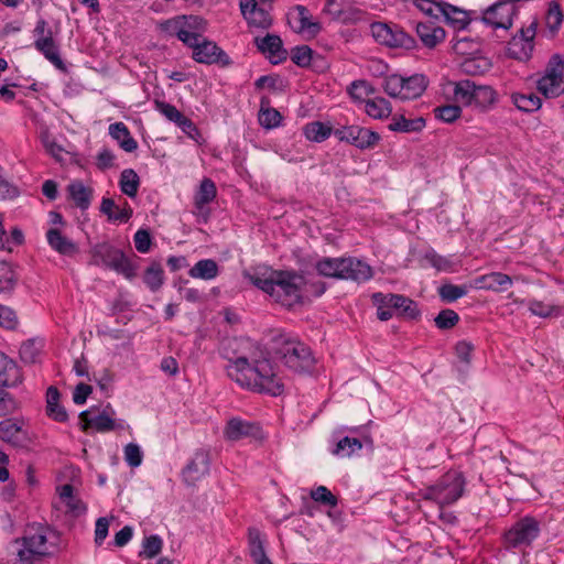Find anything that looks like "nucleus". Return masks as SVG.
<instances>
[{"mask_svg":"<svg viewBox=\"0 0 564 564\" xmlns=\"http://www.w3.org/2000/svg\"><path fill=\"white\" fill-rule=\"evenodd\" d=\"M226 367L228 377L248 390L280 395L284 384L268 358L254 359L252 362L245 356L230 358Z\"/></svg>","mask_w":564,"mask_h":564,"instance_id":"nucleus-1","label":"nucleus"},{"mask_svg":"<svg viewBox=\"0 0 564 564\" xmlns=\"http://www.w3.org/2000/svg\"><path fill=\"white\" fill-rule=\"evenodd\" d=\"M61 550V535L47 525H32L24 535L13 540L8 549L13 564H34Z\"/></svg>","mask_w":564,"mask_h":564,"instance_id":"nucleus-2","label":"nucleus"},{"mask_svg":"<svg viewBox=\"0 0 564 564\" xmlns=\"http://www.w3.org/2000/svg\"><path fill=\"white\" fill-rule=\"evenodd\" d=\"M250 282L270 299L286 307L293 308L303 303L304 286L306 284L303 274L294 270H273L267 273L249 275Z\"/></svg>","mask_w":564,"mask_h":564,"instance_id":"nucleus-3","label":"nucleus"},{"mask_svg":"<svg viewBox=\"0 0 564 564\" xmlns=\"http://www.w3.org/2000/svg\"><path fill=\"white\" fill-rule=\"evenodd\" d=\"M271 351L275 358L296 372L310 371L315 364L311 348L297 338L285 334L273 338Z\"/></svg>","mask_w":564,"mask_h":564,"instance_id":"nucleus-4","label":"nucleus"},{"mask_svg":"<svg viewBox=\"0 0 564 564\" xmlns=\"http://www.w3.org/2000/svg\"><path fill=\"white\" fill-rule=\"evenodd\" d=\"M317 272L326 278L351 280L362 283L373 275L372 268L355 257L323 258L316 263Z\"/></svg>","mask_w":564,"mask_h":564,"instance_id":"nucleus-5","label":"nucleus"},{"mask_svg":"<svg viewBox=\"0 0 564 564\" xmlns=\"http://www.w3.org/2000/svg\"><path fill=\"white\" fill-rule=\"evenodd\" d=\"M465 485V477L462 473L449 470L434 485L420 489L417 495L425 501L435 502L442 511L446 506L455 503L463 496ZM443 512H440V517L443 518Z\"/></svg>","mask_w":564,"mask_h":564,"instance_id":"nucleus-6","label":"nucleus"},{"mask_svg":"<svg viewBox=\"0 0 564 564\" xmlns=\"http://www.w3.org/2000/svg\"><path fill=\"white\" fill-rule=\"evenodd\" d=\"M89 264L112 270L126 279L131 280L137 275V268L124 252L108 242L93 246L89 250Z\"/></svg>","mask_w":564,"mask_h":564,"instance_id":"nucleus-7","label":"nucleus"},{"mask_svg":"<svg viewBox=\"0 0 564 564\" xmlns=\"http://www.w3.org/2000/svg\"><path fill=\"white\" fill-rule=\"evenodd\" d=\"M426 87L427 79L422 74H414L410 77L393 74L388 76L383 83V89L390 97L402 100L420 97Z\"/></svg>","mask_w":564,"mask_h":564,"instance_id":"nucleus-8","label":"nucleus"},{"mask_svg":"<svg viewBox=\"0 0 564 564\" xmlns=\"http://www.w3.org/2000/svg\"><path fill=\"white\" fill-rule=\"evenodd\" d=\"M541 523L534 517L525 516L516 521L503 538L508 549L530 546L540 535Z\"/></svg>","mask_w":564,"mask_h":564,"instance_id":"nucleus-9","label":"nucleus"},{"mask_svg":"<svg viewBox=\"0 0 564 564\" xmlns=\"http://www.w3.org/2000/svg\"><path fill=\"white\" fill-rule=\"evenodd\" d=\"M538 21L534 19L528 26H522L508 42V54L512 58L527 61L534 48Z\"/></svg>","mask_w":564,"mask_h":564,"instance_id":"nucleus-10","label":"nucleus"},{"mask_svg":"<svg viewBox=\"0 0 564 564\" xmlns=\"http://www.w3.org/2000/svg\"><path fill=\"white\" fill-rule=\"evenodd\" d=\"M340 141H346L358 149H371L380 140L379 133L359 126H344L334 130Z\"/></svg>","mask_w":564,"mask_h":564,"instance_id":"nucleus-11","label":"nucleus"},{"mask_svg":"<svg viewBox=\"0 0 564 564\" xmlns=\"http://www.w3.org/2000/svg\"><path fill=\"white\" fill-rule=\"evenodd\" d=\"M0 440L14 447H23L29 442V433L24 422L18 419H6L0 422Z\"/></svg>","mask_w":564,"mask_h":564,"instance_id":"nucleus-12","label":"nucleus"},{"mask_svg":"<svg viewBox=\"0 0 564 564\" xmlns=\"http://www.w3.org/2000/svg\"><path fill=\"white\" fill-rule=\"evenodd\" d=\"M224 435L228 441H240L247 437L258 438L261 436L259 424L240 417L230 419L224 430Z\"/></svg>","mask_w":564,"mask_h":564,"instance_id":"nucleus-13","label":"nucleus"},{"mask_svg":"<svg viewBox=\"0 0 564 564\" xmlns=\"http://www.w3.org/2000/svg\"><path fill=\"white\" fill-rule=\"evenodd\" d=\"M240 10L249 26L268 29L272 23L269 11L256 0H240Z\"/></svg>","mask_w":564,"mask_h":564,"instance_id":"nucleus-14","label":"nucleus"},{"mask_svg":"<svg viewBox=\"0 0 564 564\" xmlns=\"http://www.w3.org/2000/svg\"><path fill=\"white\" fill-rule=\"evenodd\" d=\"M373 300L391 307L392 311L399 310L408 318L414 319L420 315L416 303L403 295L376 293Z\"/></svg>","mask_w":564,"mask_h":564,"instance_id":"nucleus-15","label":"nucleus"},{"mask_svg":"<svg viewBox=\"0 0 564 564\" xmlns=\"http://www.w3.org/2000/svg\"><path fill=\"white\" fill-rule=\"evenodd\" d=\"M48 246L61 256L73 258L79 253V247L58 228H50L46 231Z\"/></svg>","mask_w":564,"mask_h":564,"instance_id":"nucleus-16","label":"nucleus"},{"mask_svg":"<svg viewBox=\"0 0 564 564\" xmlns=\"http://www.w3.org/2000/svg\"><path fill=\"white\" fill-rule=\"evenodd\" d=\"M258 48L267 55L273 64H279L286 59L288 52L283 48L282 40L275 34H267L262 39H256Z\"/></svg>","mask_w":564,"mask_h":564,"instance_id":"nucleus-17","label":"nucleus"},{"mask_svg":"<svg viewBox=\"0 0 564 564\" xmlns=\"http://www.w3.org/2000/svg\"><path fill=\"white\" fill-rule=\"evenodd\" d=\"M512 283L513 281L511 276L501 272H491L475 279V286L477 289L494 292H505L512 285Z\"/></svg>","mask_w":564,"mask_h":564,"instance_id":"nucleus-18","label":"nucleus"},{"mask_svg":"<svg viewBox=\"0 0 564 564\" xmlns=\"http://www.w3.org/2000/svg\"><path fill=\"white\" fill-rule=\"evenodd\" d=\"M453 96L456 102L476 108V94L479 85L469 79L453 83Z\"/></svg>","mask_w":564,"mask_h":564,"instance_id":"nucleus-19","label":"nucleus"},{"mask_svg":"<svg viewBox=\"0 0 564 564\" xmlns=\"http://www.w3.org/2000/svg\"><path fill=\"white\" fill-rule=\"evenodd\" d=\"M35 48L41 52L58 69H64V63L59 56L58 47L53 39L52 31L48 30L46 37L36 39Z\"/></svg>","mask_w":564,"mask_h":564,"instance_id":"nucleus-20","label":"nucleus"},{"mask_svg":"<svg viewBox=\"0 0 564 564\" xmlns=\"http://www.w3.org/2000/svg\"><path fill=\"white\" fill-rule=\"evenodd\" d=\"M19 366L0 352V387H14L21 382Z\"/></svg>","mask_w":564,"mask_h":564,"instance_id":"nucleus-21","label":"nucleus"},{"mask_svg":"<svg viewBox=\"0 0 564 564\" xmlns=\"http://www.w3.org/2000/svg\"><path fill=\"white\" fill-rule=\"evenodd\" d=\"M416 33L423 44L430 48L435 47L444 41L445 31L441 26H436L433 22H420L416 25Z\"/></svg>","mask_w":564,"mask_h":564,"instance_id":"nucleus-22","label":"nucleus"},{"mask_svg":"<svg viewBox=\"0 0 564 564\" xmlns=\"http://www.w3.org/2000/svg\"><path fill=\"white\" fill-rule=\"evenodd\" d=\"M224 52L216 43L203 39L197 47L193 51V58L197 63L214 64L219 62Z\"/></svg>","mask_w":564,"mask_h":564,"instance_id":"nucleus-23","label":"nucleus"},{"mask_svg":"<svg viewBox=\"0 0 564 564\" xmlns=\"http://www.w3.org/2000/svg\"><path fill=\"white\" fill-rule=\"evenodd\" d=\"M344 431L345 427H341L335 432L337 442L332 453L339 457H350L362 448V443L357 437L341 436Z\"/></svg>","mask_w":564,"mask_h":564,"instance_id":"nucleus-24","label":"nucleus"},{"mask_svg":"<svg viewBox=\"0 0 564 564\" xmlns=\"http://www.w3.org/2000/svg\"><path fill=\"white\" fill-rule=\"evenodd\" d=\"M19 283L17 267L7 261H0V293L11 295Z\"/></svg>","mask_w":564,"mask_h":564,"instance_id":"nucleus-25","label":"nucleus"},{"mask_svg":"<svg viewBox=\"0 0 564 564\" xmlns=\"http://www.w3.org/2000/svg\"><path fill=\"white\" fill-rule=\"evenodd\" d=\"M100 210L107 215L110 221L127 223L132 216L131 206L124 202L123 207L120 208L115 204L111 198H104L101 202Z\"/></svg>","mask_w":564,"mask_h":564,"instance_id":"nucleus-26","label":"nucleus"},{"mask_svg":"<svg viewBox=\"0 0 564 564\" xmlns=\"http://www.w3.org/2000/svg\"><path fill=\"white\" fill-rule=\"evenodd\" d=\"M109 134L126 152H133L137 150L138 142L132 138L129 129L123 122H116L110 124Z\"/></svg>","mask_w":564,"mask_h":564,"instance_id":"nucleus-27","label":"nucleus"},{"mask_svg":"<svg viewBox=\"0 0 564 564\" xmlns=\"http://www.w3.org/2000/svg\"><path fill=\"white\" fill-rule=\"evenodd\" d=\"M79 419L83 422L84 431L89 427L95 429L97 432H108L115 429L113 420L106 412L91 417L88 411H84L80 413Z\"/></svg>","mask_w":564,"mask_h":564,"instance_id":"nucleus-28","label":"nucleus"},{"mask_svg":"<svg viewBox=\"0 0 564 564\" xmlns=\"http://www.w3.org/2000/svg\"><path fill=\"white\" fill-rule=\"evenodd\" d=\"M59 391L55 387H50L46 391V412L47 415L57 421L65 422L68 417L66 410L64 406L59 404Z\"/></svg>","mask_w":564,"mask_h":564,"instance_id":"nucleus-29","label":"nucleus"},{"mask_svg":"<svg viewBox=\"0 0 564 564\" xmlns=\"http://www.w3.org/2000/svg\"><path fill=\"white\" fill-rule=\"evenodd\" d=\"M59 498L66 507V512L78 517L86 511L85 503L74 495V488L72 485L66 484L61 487Z\"/></svg>","mask_w":564,"mask_h":564,"instance_id":"nucleus-30","label":"nucleus"},{"mask_svg":"<svg viewBox=\"0 0 564 564\" xmlns=\"http://www.w3.org/2000/svg\"><path fill=\"white\" fill-rule=\"evenodd\" d=\"M193 279L213 280L219 274V267L213 259L197 261L188 271Z\"/></svg>","mask_w":564,"mask_h":564,"instance_id":"nucleus-31","label":"nucleus"},{"mask_svg":"<svg viewBox=\"0 0 564 564\" xmlns=\"http://www.w3.org/2000/svg\"><path fill=\"white\" fill-rule=\"evenodd\" d=\"M425 127V119L417 117L414 119H406L404 116H394L389 124V130L395 132H420Z\"/></svg>","mask_w":564,"mask_h":564,"instance_id":"nucleus-32","label":"nucleus"},{"mask_svg":"<svg viewBox=\"0 0 564 564\" xmlns=\"http://www.w3.org/2000/svg\"><path fill=\"white\" fill-rule=\"evenodd\" d=\"M216 195H217V188H216L215 183L210 178L205 177L200 182L199 188L195 194V197H194L195 207L199 212H202L203 208L207 204H209L210 202H213L215 199Z\"/></svg>","mask_w":564,"mask_h":564,"instance_id":"nucleus-33","label":"nucleus"},{"mask_svg":"<svg viewBox=\"0 0 564 564\" xmlns=\"http://www.w3.org/2000/svg\"><path fill=\"white\" fill-rule=\"evenodd\" d=\"M208 470V456L204 453H197L193 460L184 469L186 479L197 480Z\"/></svg>","mask_w":564,"mask_h":564,"instance_id":"nucleus-34","label":"nucleus"},{"mask_svg":"<svg viewBox=\"0 0 564 564\" xmlns=\"http://www.w3.org/2000/svg\"><path fill=\"white\" fill-rule=\"evenodd\" d=\"M441 17H444L445 21L457 30L465 29L469 23L468 14L466 11L448 3L445 4Z\"/></svg>","mask_w":564,"mask_h":564,"instance_id":"nucleus-35","label":"nucleus"},{"mask_svg":"<svg viewBox=\"0 0 564 564\" xmlns=\"http://www.w3.org/2000/svg\"><path fill=\"white\" fill-rule=\"evenodd\" d=\"M491 68V62L485 56L467 57L462 63V69L465 74L471 76L484 75Z\"/></svg>","mask_w":564,"mask_h":564,"instance_id":"nucleus-36","label":"nucleus"},{"mask_svg":"<svg viewBox=\"0 0 564 564\" xmlns=\"http://www.w3.org/2000/svg\"><path fill=\"white\" fill-rule=\"evenodd\" d=\"M536 88L545 98H556L564 93V79L542 76L536 83Z\"/></svg>","mask_w":564,"mask_h":564,"instance_id":"nucleus-37","label":"nucleus"},{"mask_svg":"<svg viewBox=\"0 0 564 564\" xmlns=\"http://www.w3.org/2000/svg\"><path fill=\"white\" fill-rule=\"evenodd\" d=\"M365 110L370 117L375 119L388 118L392 112L390 102L382 97L367 99Z\"/></svg>","mask_w":564,"mask_h":564,"instance_id":"nucleus-38","label":"nucleus"},{"mask_svg":"<svg viewBox=\"0 0 564 564\" xmlns=\"http://www.w3.org/2000/svg\"><path fill=\"white\" fill-rule=\"evenodd\" d=\"M70 198L75 205L82 209L88 208L91 199V189L86 187L82 182H74L67 187Z\"/></svg>","mask_w":564,"mask_h":564,"instance_id":"nucleus-39","label":"nucleus"},{"mask_svg":"<svg viewBox=\"0 0 564 564\" xmlns=\"http://www.w3.org/2000/svg\"><path fill=\"white\" fill-rule=\"evenodd\" d=\"M513 105L521 111L532 112L541 108V98L534 94H519L514 93L511 95Z\"/></svg>","mask_w":564,"mask_h":564,"instance_id":"nucleus-40","label":"nucleus"},{"mask_svg":"<svg viewBox=\"0 0 564 564\" xmlns=\"http://www.w3.org/2000/svg\"><path fill=\"white\" fill-rule=\"evenodd\" d=\"M143 281L147 286L156 292L164 282V271L159 262H152L144 271Z\"/></svg>","mask_w":564,"mask_h":564,"instance_id":"nucleus-41","label":"nucleus"},{"mask_svg":"<svg viewBox=\"0 0 564 564\" xmlns=\"http://www.w3.org/2000/svg\"><path fill=\"white\" fill-rule=\"evenodd\" d=\"M296 15L293 18L297 21L296 31L297 32H305L307 31L312 35H316L321 26L317 22H312L310 20V13L308 10L303 6H296L295 7Z\"/></svg>","mask_w":564,"mask_h":564,"instance_id":"nucleus-42","label":"nucleus"},{"mask_svg":"<svg viewBox=\"0 0 564 564\" xmlns=\"http://www.w3.org/2000/svg\"><path fill=\"white\" fill-rule=\"evenodd\" d=\"M120 189L129 197H134L138 193L140 178L132 169H126L120 175Z\"/></svg>","mask_w":564,"mask_h":564,"instance_id":"nucleus-43","label":"nucleus"},{"mask_svg":"<svg viewBox=\"0 0 564 564\" xmlns=\"http://www.w3.org/2000/svg\"><path fill=\"white\" fill-rule=\"evenodd\" d=\"M497 102V93L494 88L486 85H479L476 94V109L479 111H487Z\"/></svg>","mask_w":564,"mask_h":564,"instance_id":"nucleus-44","label":"nucleus"},{"mask_svg":"<svg viewBox=\"0 0 564 564\" xmlns=\"http://www.w3.org/2000/svg\"><path fill=\"white\" fill-rule=\"evenodd\" d=\"M333 130L328 124L321 121L310 122L304 127V134L310 141L323 142L330 134Z\"/></svg>","mask_w":564,"mask_h":564,"instance_id":"nucleus-45","label":"nucleus"},{"mask_svg":"<svg viewBox=\"0 0 564 564\" xmlns=\"http://www.w3.org/2000/svg\"><path fill=\"white\" fill-rule=\"evenodd\" d=\"M386 45L390 47H403L409 50L414 46V40L398 25H391L390 34Z\"/></svg>","mask_w":564,"mask_h":564,"instance_id":"nucleus-46","label":"nucleus"},{"mask_svg":"<svg viewBox=\"0 0 564 564\" xmlns=\"http://www.w3.org/2000/svg\"><path fill=\"white\" fill-rule=\"evenodd\" d=\"M347 90L352 99L365 102L370 95L375 94L372 85L364 79L352 82Z\"/></svg>","mask_w":564,"mask_h":564,"instance_id":"nucleus-47","label":"nucleus"},{"mask_svg":"<svg viewBox=\"0 0 564 564\" xmlns=\"http://www.w3.org/2000/svg\"><path fill=\"white\" fill-rule=\"evenodd\" d=\"M479 44L468 36H455L452 48L457 55H469L476 52Z\"/></svg>","mask_w":564,"mask_h":564,"instance_id":"nucleus-48","label":"nucleus"},{"mask_svg":"<svg viewBox=\"0 0 564 564\" xmlns=\"http://www.w3.org/2000/svg\"><path fill=\"white\" fill-rule=\"evenodd\" d=\"M282 120V116L276 109L267 107H263V104L261 105L260 111H259V122L262 127L267 129L275 128L280 124Z\"/></svg>","mask_w":564,"mask_h":564,"instance_id":"nucleus-49","label":"nucleus"},{"mask_svg":"<svg viewBox=\"0 0 564 564\" xmlns=\"http://www.w3.org/2000/svg\"><path fill=\"white\" fill-rule=\"evenodd\" d=\"M435 118L452 123L462 115V108L458 105H444L434 109Z\"/></svg>","mask_w":564,"mask_h":564,"instance_id":"nucleus-50","label":"nucleus"},{"mask_svg":"<svg viewBox=\"0 0 564 564\" xmlns=\"http://www.w3.org/2000/svg\"><path fill=\"white\" fill-rule=\"evenodd\" d=\"M564 73V57L560 54H554L550 58L545 72L544 77L563 79Z\"/></svg>","mask_w":564,"mask_h":564,"instance_id":"nucleus-51","label":"nucleus"},{"mask_svg":"<svg viewBox=\"0 0 564 564\" xmlns=\"http://www.w3.org/2000/svg\"><path fill=\"white\" fill-rule=\"evenodd\" d=\"M441 299L447 303H452L467 294L465 286L444 284L438 289Z\"/></svg>","mask_w":564,"mask_h":564,"instance_id":"nucleus-52","label":"nucleus"},{"mask_svg":"<svg viewBox=\"0 0 564 564\" xmlns=\"http://www.w3.org/2000/svg\"><path fill=\"white\" fill-rule=\"evenodd\" d=\"M459 321L458 314L449 308L442 310L434 318L435 325L440 329L453 328Z\"/></svg>","mask_w":564,"mask_h":564,"instance_id":"nucleus-53","label":"nucleus"},{"mask_svg":"<svg viewBox=\"0 0 564 564\" xmlns=\"http://www.w3.org/2000/svg\"><path fill=\"white\" fill-rule=\"evenodd\" d=\"M162 546L163 541L159 535H150L143 541V551L140 553V556L152 558L161 552Z\"/></svg>","mask_w":564,"mask_h":564,"instance_id":"nucleus-54","label":"nucleus"},{"mask_svg":"<svg viewBox=\"0 0 564 564\" xmlns=\"http://www.w3.org/2000/svg\"><path fill=\"white\" fill-rule=\"evenodd\" d=\"M313 58V51L307 45L296 46L291 52V59L300 67H307Z\"/></svg>","mask_w":564,"mask_h":564,"instance_id":"nucleus-55","label":"nucleus"},{"mask_svg":"<svg viewBox=\"0 0 564 564\" xmlns=\"http://www.w3.org/2000/svg\"><path fill=\"white\" fill-rule=\"evenodd\" d=\"M414 4L420 11H422L426 15L440 18L446 3H437L434 2L433 0H414Z\"/></svg>","mask_w":564,"mask_h":564,"instance_id":"nucleus-56","label":"nucleus"},{"mask_svg":"<svg viewBox=\"0 0 564 564\" xmlns=\"http://www.w3.org/2000/svg\"><path fill=\"white\" fill-rule=\"evenodd\" d=\"M311 498L316 502L329 507H336L338 502L336 496L333 495L325 486H318L317 488L313 489L311 491Z\"/></svg>","mask_w":564,"mask_h":564,"instance_id":"nucleus-57","label":"nucleus"},{"mask_svg":"<svg viewBox=\"0 0 564 564\" xmlns=\"http://www.w3.org/2000/svg\"><path fill=\"white\" fill-rule=\"evenodd\" d=\"M154 105L155 109L161 115H163L167 120L174 122L175 124L181 120L183 116V113L175 106L165 101L155 100Z\"/></svg>","mask_w":564,"mask_h":564,"instance_id":"nucleus-58","label":"nucleus"},{"mask_svg":"<svg viewBox=\"0 0 564 564\" xmlns=\"http://www.w3.org/2000/svg\"><path fill=\"white\" fill-rule=\"evenodd\" d=\"M563 21V13L561 11V8L557 3H551L545 17V23L546 26L551 31H556Z\"/></svg>","mask_w":564,"mask_h":564,"instance_id":"nucleus-59","label":"nucleus"},{"mask_svg":"<svg viewBox=\"0 0 564 564\" xmlns=\"http://www.w3.org/2000/svg\"><path fill=\"white\" fill-rule=\"evenodd\" d=\"M143 454L138 444L129 443L124 447V460L130 467H138L141 465Z\"/></svg>","mask_w":564,"mask_h":564,"instance_id":"nucleus-60","label":"nucleus"},{"mask_svg":"<svg viewBox=\"0 0 564 564\" xmlns=\"http://www.w3.org/2000/svg\"><path fill=\"white\" fill-rule=\"evenodd\" d=\"M19 324L17 313L0 304V326L7 329H15Z\"/></svg>","mask_w":564,"mask_h":564,"instance_id":"nucleus-61","label":"nucleus"},{"mask_svg":"<svg viewBox=\"0 0 564 564\" xmlns=\"http://www.w3.org/2000/svg\"><path fill=\"white\" fill-rule=\"evenodd\" d=\"M17 408L18 403L13 397L9 392L0 389V416L12 414Z\"/></svg>","mask_w":564,"mask_h":564,"instance_id":"nucleus-62","label":"nucleus"},{"mask_svg":"<svg viewBox=\"0 0 564 564\" xmlns=\"http://www.w3.org/2000/svg\"><path fill=\"white\" fill-rule=\"evenodd\" d=\"M134 247L141 253H147L151 247V236L145 229H139L134 234Z\"/></svg>","mask_w":564,"mask_h":564,"instance_id":"nucleus-63","label":"nucleus"},{"mask_svg":"<svg viewBox=\"0 0 564 564\" xmlns=\"http://www.w3.org/2000/svg\"><path fill=\"white\" fill-rule=\"evenodd\" d=\"M390 28L391 25L381 22H375L370 25L372 36L377 42L383 45L387 44L390 34Z\"/></svg>","mask_w":564,"mask_h":564,"instance_id":"nucleus-64","label":"nucleus"}]
</instances>
